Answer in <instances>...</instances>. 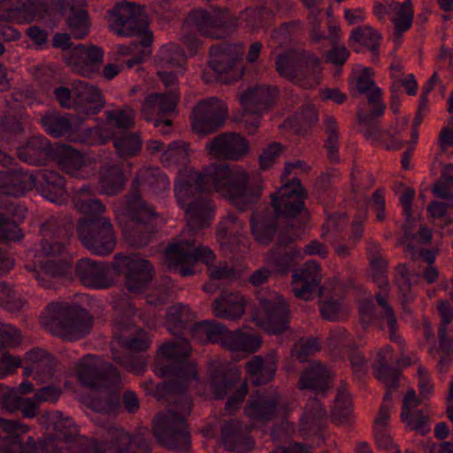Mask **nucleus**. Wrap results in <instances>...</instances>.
<instances>
[{
  "label": "nucleus",
  "mask_w": 453,
  "mask_h": 453,
  "mask_svg": "<svg viewBox=\"0 0 453 453\" xmlns=\"http://www.w3.org/2000/svg\"><path fill=\"white\" fill-rule=\"evenodd\" d=\"M259 183L249 182L246 171L238 165L212 164L197 172L193 168L180 170L174 184V195L180 208H185L188 226L198 230L211 225L214 203L203 192L212 190L227 198L239 211H244L258 202L262 194Z\"/></svg>",
  "instance_id": "1"
},
{
  "label": "nucleus",
  "mask_w": 453,
  "mask_h": 453,
  "mask_svg": "<svg viewBox=\"0 0 453 453\" xmlns=\"http://www.w3.org/2000/svg\"><path fill=\"white\" fill-rule=\"evenodd\" d=\"M191 353L186 339L165 342L158 349L154 372L166 381L157 386L156 392L167 400L175 398L171 408L154 418L153 434L163 447L179 452L188 451L190 434L185 417L192 410V399L187 393L188 383L196 379V366L188 360Z\"/></svg>",
  "instance_id": "2"
},
{
  "label": "nucleus",
  "mask_w": 453,
  "mask_h": 453,
  "mask_svg": "<svg viewBox=\"0 0 453 453\" xmlns=\"http://www.w3.org/2000/svg\"><path fill=\"white\" fill-rule=\"evenodd\" d=\"M272 207H258L250 219L251 233L256 241L261 244H269L278 229V218L295 219L307 212L305 200L307 192L298 178L283 184L270 196Z\"/></svg>",
  "instance_id": "3"
},
{
  "label": "nucleus",
  "mask_w": 453,
  "mask_h": 453,
  "mask_svg": "<svg viewBox=\"0 0 453 453\" xmlns=\"http://www.w3.org/2000/svg\"><path fill=\"white\" fill-rule=\"evenodd\" d=\"M77 378L88 389L87 402L89 408L99 413L94 420L98 426L112 437L111 413L113 409V366L101 357L87 355L76 366Z\"/></svg>",
  "instance_id": "4"
},
{
  "label": "nucleus",
  "mask_w": 453,
  "mask_h": 453,
  "mask_svg": "<svg viewBox=\"0 0 453 453\" xmlns=\"http://www.w3.org/2000/svg\"><path fill=\"white\" fill-rule=\"evenodd\" d=\"M41 323L51 334L73 342L90 332L93 319L87 310L77 304L52 302L42 312Z\"/></svg>",
  "instance_id": "5"
},
{
  "label": "nucleus",
  "mask_w": 453,
  "mask_h": 453,
  "mask_svg": "<svg viewBox=\"0 0 453 453\" xmlns=\"http://www.w3.org/2000/svg\"><path fill=\"white\" fill-rule=\"evenodd\" d=\"M275 67L280 76L304 88L319 83L320 60L312 52L289 50L277 57Z\"/></svg>",
  "instance_id": "6"
},
{
  "label": "nucleus",
  "mask_w": 453,
  "mask_h": 453,
  "mask_svg": "<svg viewBox=\"0 0 453 453\" xmlns=\"http://www.w3.org/2000/svg\"><path fill=\"white\" fill-rule=\"evenodd\" d=\"M245 50L242 42H220L210 47L208 65L217 81L230 84L242 79L245 70L242 65Z\"/></svg>",
  "instance_id": "7"
},
{
  "label": "nucleus",
  "mask_w": 453,
  "mask_h": 453,
  "mask_svg": "<svg viewBox=\"0 0 453 453\" xmlns=\"http://www.w3.org/2000/svg\"><path fill=\"white\" fill-rule=\"evenodd\" d=\"M367 257L372 268V278L380 290L375 294V299L381 308L380 319H385L389 330V338L392 342L403 345L404 341L397 334V321L395 311L388 301L389 285L387 277L388 261L380 253V247L376 242H370L367 247Z\"/></svg>",
  "instance_id": "8"
},
{
  "label": "nucleus",
  "mask_w": 453,
  "mask_h": 453,
  "mask_svg": "<svg viewBox=\"0 0 453 453\" xmlns=\"http://www.w3.org/2000/svg\"><path fill=\"white\" fill-rule=\"evenodd\" d=\"M165 258L169 269L177 271L182 277H188L195 273L194 265L196 262H202L208 267L215 261L216 256L207 246H196L194 241L179 239L166 247Z\"/></svg>",
  "instance_id": "9"
},
{
  "label": "nucleus",
  "mask_w": 453,
  "mask_h": 453,
  "mask_svg": "<svg viewBox=\"0 0 453 453\" xmlns=\"http://www.w3.org/2000/svg\"><path fill=\"white\" fill-rule=\"evenodd\" d=\"M127 208L130 219L123 228L124 235L132 246L142 248L150 242L155 231V210L138 195L127 200Z\"/></svg>",
  "instance_id": "10"
},
{
  "label": "nucleus",
  "mask_w": 453,
  "mask_h": 453,
  "mask_svg": "<svg viewBox=\"0 0 453 453\" xmlns=\"http://www.w3.org/2000/svg\"><path fill=\"white\" fill-rule=\"evenodd\" d=\"M76 232L81 244L92 254L106 256L113 250V228L110 218H81Z\"/></svg>",
  "instance_id": "11"
},
{
  "label": "nucleus",
  "mask_w": 453,
  "mask_h": 453,
  "mask_svg": "<svg viewBox=\"0 0 453 453\" xmlns=\"http://www.w3.org/2000/svg\"><path fill=\"white\" fill-rule=\"evenodd\" d=\"M187 23L194 26L203 36L221 39L231 35L238 27V19L226 10L215 8L211 11L203 9L192 10Z\"/></svg>",
  "instance_id": "12"
},
{
  "label": "nucleus",
  "mask_w": 453,
  "mask_h": 453,
  "mask_svg": "<svg viewBox=\"0 0 453 453\" xmlns=\"http://www.w3.org/2000/svg\"><path fill=\"white\" fill-rule=\"evenodd\" d=\"M277 96L278 89L269 85H257L242 95V121L250 134L257 131L262 115L274 103Z\"/></svg>",
  "instance_id": "13"
},
{
  "label": "nucleus",
  "mask_w": 453,
  "mask_h": 453,
  "mask_svg": "<svg viewBox=\"0 0 453 453\" xmlns=\"http://www.w3.org/2000/svg\"><path fill=\"white\" fill-rule=\"evenodd\" d=\"M118 265H123L126 267L125 285L128 292L139 294L148 288L154 275V266L150 261L136 254L131 256L117 254L115 255V272Z\"/></svg>",
  "instance_id": "14"
},
{
  "label": "nucleus",
  "mask_w": 453,
  "mask_h": 453,
  "mask_svg": "<svg viewBox=\"0 0 453 453\" xmlns=\"http://www.w3.org/2000/svg\"><path fill=\"white\" fill-rule=\"evenodd\" d=\"M104 50L94 44H78L64 53V61L75 73L92 78L99 73L104 61Z\"/></svg>",
  "instance_id": "15"
},
{
  "label": "nucleus",
  "mask_w": 453,
  "mask_h": 453,
  "mask_svg": "<svg viewBox=\"0 0 453 453\" xmlns=\"http://www.w3.org/2000/svg\"><path fill=\"white\" fill-rule=\"evenodd\" d=\"M180 94L174 91L166 93H154L149 95L142 107V115L147 121H153L154 127L158 128L162 134L171 132L173 122L165 118H155L154 115H165L175 111Z\"/></svg>",
  "instance_id": "16"
},
{
  "label": "nucleus",
  "mask_w": 453,
  "mask_h": 453,
  "mask_svg": "<svg viewBox=\"0 0 453 453\" xmlns=\"http://www.w3.org/2000/svg\"><path fill=\"white\" fill-rule=\"evenodd\" d=\"M227 116V109L215 97L200 101L192 113V127L201 134L216 132L222 127Z\"/></svg>",
  "instance_id": "17"
},
{
  "label": "nucleus",
  "mask_w": 453,
  "mask_h": 453,
  "mask_svg": "<svg viewBox=\"0 0 453 453\" xmlns=\"http://www.w3.org/2000/svg\"><path fill=\"white\" fill-rule=\"evenodd\" d=\"M48 4L43 0H1L0 20L31 23L44 18Z\"/></svg>",
  "instance_id": "18"
},
{
  "label": "nucleus",
  "mask_w": 453,
  "mask_h": 453,
  "mask_svg": "<svg viewBox=\"0 0 453 453\" xmlns=\"http://www.w3.org/2000/svg\"><path fill=\"white\" fill-rule=\"evenodd\" d=\"M115 33L124 36H133L148 27V19L143 8L127 0L115 4Z\"/></svg>",
  "instance_id": "19"
},
{
  "label": "nucleus",
  "mask_w": 453,
  "mask_h": 453,
  "mask_svg": "<svg viewBox=\"0 0 453 453\" xmlns=\"http://www.w3.org/2000/svg\"><path fill=\"white\" fill-rule=\"evenodd\" d=\"M73 272L75 279L89 288L104 289L112 284L110 277L111 265L105 262L89 257L81 258L76 262Z\"/></svg>",
  "instance_id": "20"
},
{
  "label": "nucleus",
  "mask_w": 453,
  "mask_h": 453,
  "mask_svg": "<svg viewBox=\"0 0 453 453\" xmlns=\"http://www.w3.org/2000/svg\"><path fill=\"white\" fill-rule=\"evenodd\" d=\"M357 92L360 95H365L367 103L372 106L367 111L365 104H359L357 115L361 121H368L372 116H382L386 110V104L382 101V91L376 85L372 78L371 69L364 68L362 73L357 78Z\"/></svg>",
  "instance_id": "21"
},
{
  "label": "nucleus",
  "mask_w": 453,
  "mask_h": 453,
  "mask_svg": "<svg viewBox=\"0 0 453 453\" xmlns=\"http://www.w3.org/2000/svg\"><path fill=\"white\" fill-rule=\"evenodd\" d=\"M279 404L278 393L257 391L250 395L244 407V414L252 421L265 424L276 418Z\"/></svg>",
  "instance_id": "22"
},
{
  "label": "nucleus",
  "mask_w": 453,
  "mask_h": 453,
  "mask_svg": "<svg viewBox=\"0 0 453 453\" xmlns=\"http://www.w3.org/2000/svg\"><path fill=\"white\" fill-rule=\"evenodd\" d=\"M206 149L215 157L239 160L248 153L249 142L236 133H224L208 142Z\"/></svg>",
  "instance_id": "23"
},
{
  "label": "nucleus",
  "mask_w": 453,
  "mask_h": 453,
  "mask_svg": "<svg viewBox=\"0 0 453 453\" xmlns=\"http://www.w3.org/2000/svg\"><path fill=\"white\" fill-rule=\"evenodd\" d=\"M265 311L262 326L273 334L283 333L289 323V307L281 296L260 300Z\"/></svg>",
  "instance_id": "24"
},
{
  "label": "nucleus",
  "mask_w": 453,
  "mask_h": 453,
  "mask_svg": "<svg viewBox=\"0 0 453 453\" xmlns=\"http://www.w3.org/2000/svg\"><path fill=\"white\" fill-rule=\"evenodd\" d=\"M321 281L320 267L314 260L307 261L292 275V289L297 298L309 301Z\"/></svg>",
  "instance_id": "25"
},
{
  "label": "nucleus",
  "mask_w": 453,
  "mask_h": 453,
  "mask_svg": "<svg viewBox=\"0 0 453 453\" xmlns=\"http://www.w3.org/2000/svg\"><path fill=\"white\" fill-rule=\"evenodd\" d=\"M293 241V236L288 234L287 229H280L277 244L267 257V264L279 273H288L300 256L299 250L290 245Z\"/></svg>",
  "instance_id": "26"
},
{
  "label": "nucleus",
  "mask_w": 453,
  "mask_h": 453,
  "mask_svg": "<svg viewBox=\"0 0 453 453\" xmlns=\"http://www.w3.org/2000/svg\"><path fill=\"white\" fill-rule=\"evenodd\" d=\"M74 110L85 115H94L104 106L101 91L94 85L82 81L73 83Z\"/></svg>",
  "instance_id": "27"
},
{
  "label": "nucleus",
  "mask_w": 453,
  "mask_h": 453,
  "mask_svg": "<svg viewBox=\"0 0 453 453\" xmlns=\"http://www.w3.org/2000/svg\"><path fill=\"white\" fill-rule=\"evenodd\" d=\"M393 363V349L390 346H385L377 353L375 362L372 364V366L376 368L375 377L386 387L384 401H388L392 392L398 388L400 372L391 365Z\"/></svg>",
  "instance_id": "28"
},
{
  "label": "nucleus",
  "mask_w": 453,
  "mask_h": 453,
  "mask_svg": "<svg viewBox=\"0 0 453 453\" xmlns=\"http://www.w3.org/2000/svg\"><path fill=\"white\" fill-rule=\"evenodd\" d=\"M65 23L73 38L81 40L89 32L90 20L85 9L86 0H65Z\"/></svg>",
  "instance_id": "29"
},
{
  "label": "nucleus",
  "mask_w": 453,
  "mask_h": 453,
  "mask_svg": "<svg viewBox=\"0 0 453 453\" xmlns=\"http://www.w3.org/2000/svg\"><path fill=\"white\" fill-rule=\"evenodd\" d=\"M215 317L235 320L245 311V300L239 292L224 291L211 303Z\"/></svg>",
  "instance_id": "30"
},
{
  "label": "nucleus",
  "mask_w": 453,
  "mask_h": 453,
  "mask_svg": "<svg viewBox=\"0 0 453 453\" xmlns=\"http://www.w3.org/2000/svg\"><path fill=\"white\" fill-rule=\"evenodd\" d=\"M221 436L225 448L230 451L247 450L253 445L248 429L237 419L230 420L223 425Z\"/></svg>",
  "instance_id": "31"
},
{
  "label": "nucleus",
  "mask_w": 453,
  "mask_h": 453,
  "mask_svg": "<svg viewBox=\"0 0 453 453\" xmlns=\"http://www.w3.org/2000/svg\"><path fill=\"white\" fill-rule=\"evenodd\" d=\"M150 449L147 431L131 436L123 428L115 427V453H149Z\"/></svg>",
  "instance_id": "32"
},
{
  "label": "nucleus",
  "mask_w": 453,
  "mask_h": 453,
  "mask_svg": "<svg viewBox=\"0 0 453 453\" xmlns=\"http://www.w3.org/2000/svg\"><path fill=\"white\" fill-rule=\"evenodd\" d=\"M51 153L49 140L42 136H34L18 149V157L30 165L45 164Z\"/></svg>",
  "instance_id": "33"
},
{
  "label": "nucleus",
  "mask_w": 453,
  "mask_h": 453,
  "mask_svg": "<svg viewBox=\"0 0 453 453\" xmlns=\"http://www.w3.org/2000/svg\"><path fill=\"white\" fill-rule=\"evenodd\" d=\"M245 370L252 384L261 386L272 381L277 371V361L273 357L266 359L254 356L245 365Z\"/></svg>",
  "instance_id": "34"
},
{
  "label": "nucleus",
  "mask_w": 453,
  "mask_h": 453,
  "mask_svg": "<svg viewBox=\"0 0 453 453\" xmlns=\"http://www.w3.org/2000/svg\"><path fill=\"white\" fill-rule=\"evenodd\" d=\"M58 166L65 173L78 179L86 177V166L83 155L68 145L59 147L55 154Z\"/></svg>",
  "instance_id": "35"
},
{
  "label": "nucleus",
  "mask_w": 453,
  "mask_h": 453,
  "mask_svg": "<svg viewBox=\"0 0 453 453\" xmlns=\"http://www.w3.org/2000/svg\"><path fill=\"white\" fill-rule=\"evenodd\" d=\"M322 9H312L308 14V26L310 38L313 43H319L323 40L328 42L331 46L338 44L342 37V29L336 24H328V35H325L321 30L322 19L320 16Z\"/></svg>",
  "instance_id": "36"
},
{
  "label": "nucleus",
  "mask_w": 453,
  "mask_h": 453,
  "mask_svg": "<svg viewBox=\"0 0 453 453\" xmlns=\"http://www.w3.org/2000/svg\"><path fill=\"white\" fill-rule=\"evenodd\" d=\"M35 178L43 196L48 200L57 203L65 195V178L58 173L43 169L38 172Z\"/></svg>",
  "instance_id": "37"
},
{
  "label": "nucleus",
  "mask_w": 453,
  "mask_h": 453,
  "mask_svg": "<svg viewBox=\"0 0 453 453\" xmlns=\"http://www.w3.org/2000/svg\"><path fill=\"white\" fill-rule=\"evenodd\" d=\"M261 345L260 338L241 329L227 330L222 348L232 352H256Z\"/></svg>",
  "instance_id": "38"
},
{
  "label": "nucleus",
  "mask_w": 453,
  "mask_h": 453,
  "mask_svg": "<svg viewBox=\"0 0 453 453\" xmlns=\"http://www.w3.org/2000/svg\"><path fill=\"white\" fill-rule=\"evenodd\" d=\"M73 228L74 226L71 219L50 216L41 224V241L70 240Z\"/></svg>",
  "instance_id": "39"
},
{
  "label": "nucleus",
  "mask_w": 453,
  "mask_h": 453,
  "mask_svg": "<svg viewBox=\"0 0 453 453\" xmlns=\"http://www.w3.org/2000/svg\"><path fill=\"white\" fill-rule=\"evenodd\" d=\"M326 411L316 398L307 403L302 418V431L306 434H319L324 428Z\"/></svg>",
  "instance_id": "40"
},
{
  "label": "nucleus",
  "mask_w": 453,
  "mask_h": 453,
  "mask_svg": "<svg viewBox=\"0 0 453 453\" xmlns=\"http://www.w3.org/2000/svg\"><path fill=\"white\" fill-rule=\"evenodd\" d=\"M330 372L321 364L310 365L301 375V389H310L316 394L323 393L328 388Z\"/></svg>",
  "instance_id": "41"
},
{
  "label": "nucleus",
  "mask_w": 453,
  "mask_h": 453,
  "mask_svg": "<svg viewBox=\"0 0 453 453\" xmlns=\"http://www.w3.org/2000/svg\"><path fill=\"white\" fill-rule=\"evenodd\" d=\"M92 196L93 190L91 187L84 185L74 193V207L85 215L83 218L104 217L103 214L106 211L105 206L100 200L91 198Z\"/></svg>",
  "instance_id": "42"
},
{
  "label": "nucleus",
  "mask_w": 453,
  "mask_h": 453,
  "mask_svg": "<svg viewBox=\"0 0 453 453\" xmlns=\"http://www.w3.org/2000/svg\"><path fill=\"white\" fill-rule=\"evenodd\" d=\"M143 144L139 132L115 131V153L121 158L138 156Z\"/></svg>",
  "instance_id": "43"
},
{
  "label": "nucleus",
  "mask_w": 453,
  "mask_h": 453,
  "mask_svg": "<svg viewBox=\"0 0 453 453\" xmlns=\"http://www.w3.org/2000/svg\"><path fill=\"white\" fill-rule=\"evenodd\" d=\"M227 330L220 323L201 321L192 326L191 335L193 339L197 340L200 343L211 342L222 346Z\"/></svg>",
  "instance_id": "44"
},
{
  "label": "nucleus",
  "mask_w": 453,
  "mask_h": 453,
  "mask_svg": "<svg viewBox=\"0 0 453 453\" xmlns=\"http://www.w3.org/2000/svg\"><path fill=\"white\" fill-rule=\"evenodd\" d=\"M241 380L238 370H216L211 375V385L217 399H224Z\"/></svg>",
  "instance_id": "45"
},
{
  "label": "nucleus",
  "mask_w": 453,
  "mask_h": 453,
  "mask_svg": "<svg viewBox=\"0 0 453 453\" xmlns=\"http://www.w3.org/2000/svg\"><path fill=\"white\" fill-rule=\"evenodd\" d=\"M41 122L47 134L55 138L71 136L76 132L74 122L66 115L46 114L41 119Z\"/></svg>",
  "instance_id": "46"
},
{
  "label": "nucleus",
  "mask_w": 453,
  "mask_h": 453,
  "mask_svg": "<svg viewBox=\"0 0 453 453\" xmlns=\"http://www.w3.org/2000/svg\"><path fill=\"white\" fill-rule=\"evenodd\" d=\"M113 119V111H107L108 122L104 127L87 128L73 138V142H79L88 145L103 144L113 136L111 120Z\"/></svg>",
  "instance_id": "47"
},
{
  "label": "nucleus",
  "mask_w": 453,
  "mask_h": 453,
  "mask_svg": "<svg viewBox=\"0 0 453 453\" xmlns=\"http://www.w3.org/2000/svg\"><path fill=\"white\" fill-rule=\"evenodd\" d=\"M27 358L33 363L30 367H26L24 373L29 376L32 373H36L42 379H50L54 372L53 369V357L42 349H34L27 352Z\"/></svg>",
  "instance_id": "48"
},
{
  "label": "nucleus",
  "mask_w": 453,
  "mask_h": 453,
  "mask_svg": "<svg viewBox=\"0 0 453 453\" xmlns=\"http://www.w3.org/2000/svg\"><path fill=\"white\" fill-rule=\"evenodd\" d=\"M389 9L395 12L390 19L395 25V33L401 35L408 31L411 27L414 16L411 0H404L402 4L392 2Z\"/></svg>",
  "instance_id": "49"
},
{
  "label": "nucleus",
  "mask_w": 453,
  "mask_h": 453,
  "mask_svg": "<svg viewBox=\"0 0 453 453\" xmlns=\"http://www.w3.org/2000/svg\"><path fill=\"white\" fill-rule=\"evenodd\" d=\"M381 39V34L378 30L371 26H361L352 30L349 43H358L378 56Z\"/></svg>",
  "instance_id": "50"
},
{
  "label": "nucleus",
  "mask_w": 453,
  "mask_h": 453,
  "mask_svg": "<svg viewBox=\"0 0 453 453\" xmlns=\"http://www.w3.org/2000/svg\"><path fill=\"white\" fill-rule=\"evenodd\" d=\"M6 178L8 181L7 194L13 196H23L36 184L35 176L21 170L9 171V177Z\"/></svg>",
  "instance_id": "51"
},
{
  "label": "nucleus",
  "mask_w": 453,
  "mask_h": 453,
  "mask_svg": "<svg viewBox=\"0 0 453 453\" xmlns=\"http://www.w3.org/2000/svg\"><path fill=\"white\" fill-rule=\"evenodd\" d=\"M115 340L123 348L132 352H145L151 345V339L148 332L142 328H134L127 336L115 334Z\"/></svg>",
  "instance_id": "52"
},
{
  "label": "nucleus",
  "mask_w": 453,
  "mask_h": 453,
  "mask_svg": "<svg viewBox=\"0 0 453 453\" xmlns=\"http://www.w3.org/2000/svg\"><path fill=\"white\" fill-rule=\"evenodd\" d=\"M160 161L165 167L185 165L188 161V144L182 141L169 143L163 151Z\"/></svg>",
  "instance_id": "53"
},
{
  "label": "nucleus",
  "mask_w": 453,
  "mask_h": 453,
  "mask_svg": "<svg viewBox=\"0 0 453 453\" xmlns=\"http://www.w3.org/2000/svg\"><path fill=\"white\" fill-rule=\"evenodd\" d=\"M437 311L441 318L438 328L440 348L448 351L451 346V341L448 335V326L453 321V306L448 301H440Z\"/></svg>",
  "instance_id": "54"
},
{
  "label": "nucleus",
  "mask_w": 453,
  "mask_h": 453,
  "mask_svg": "<svg viewBox=\"0 0 453 453\" xmlns=\"http://www.w3.org/2000/svg\"><path fill=\"white\" fill-rule=\"evenodd\" d=\"M185 54L180 46L169 43L162 47L157 54V65L161 69L181 67Z\"/></svg>",
  "instance_id": "55"
},
{
  "label": "nucleus",
  "mask_w": 453,
  "mask_h": 453,
  "mask_svg": "<svg viewBox=\"0 0 453 453\" xmlns=\"http://www.w3.org/2000/svg\"><path fill=\"white\" fill-rule=\"evenodd\" d=\"M400 417L411 431L423 436L431 431L430 418L422 410L401 411Z\"/></svg>",
  "instance_id": "56"
},
{
  "label": "nucleus",
  "mask_w": 453,
  "mask_h": 453,
  "mask_svg": "<svg viewBox=\"0 0 453 453\" xmlns=\"http://www.w3.org/2000/svg\"><path fill=\"white\" fill-rule=\"evenodd\" d=\"M325 132L327 135L326 140V149L327 156L331 161L339 159V127L336 119L332 115H326L323 119Z\"/></svg>",
  "instance_id": "57"
},
{
  "label": "nucleus",
  "mask_w": 453,
  "mask_h": 453,
  "mask_svg": "<svg viewBox=\"0 0 453 453\" xmlns=\"http://www.w3.org/2000/svg\"><path fill=\"white\" fill-rule=\"evenodd\" d=\"M351 411L349 392L344 388H339L331 411L332 420L337 424H343L349 420Z\"/></svg>",
  "instance_id": "58"
},
{
  "label": "nucleus",
  "mask_w": 453,
  "mask_h": 453,
  "mask_svg": "<svg viewBox=\"0 0 453 453\" xmlns=\"http://www.w3.org/2000/svg\"><path fill=\"white\" fill-rule=\"evenodd\" d=\"M453 165L449 164L441 171V177L433 188V193L436 197L453 202Z\"/></svg>",
  "instance_id": "59"
},
{
  "label": "nucleus",
  "mask_w": 453,
  "mask_h": 453,
  "mask_svg": "<svg viewBox=\"0 0 453 453\" xmlns=\"http://www.w3.org/2000/svg\"><path fill=\"white\" fill-rule=\"evenodd\" d=\"M273 16V12L265 6L248 8L241 13L240 19L251 29L259 28L265 19Z\"/></svg>",
  "instance_id": "60"
},
{
  "label": "nucleus",
  "mask_w": 453,
  "mask_h": 453,
  "mask_svg": "<svg viewBox=\"0 0 453 453\" xmlns=\"http://www.w3.org/2000/svg\"><path fill=\"white\" fill-rule=\"evenodd\" d=\"M24 305L19 295L5 281H0V306L10 311H18Z\"/></svg>",
  "instance_id": "61"
},
{
  "label": "nucleus",
  "mask_w": 453,
  "mask_h": 453,
  "mask_svg": "<svg viewBox=\"0 0 453 453\" xmlns=\"http://www.w3.org/2000/svg\"><path fill=\"white\" fill-rule=\"evenodd\" d=\"M206 273L211 280L233 281L240 277V274L233 266L226 261H219L209 265Z\"/></svg>",
  "instance_id": "62"
},
{
  "label": "nucleus",
  "mask_w": 453,
  "mask_h": 453,
  "mask_svg": "<svg viewBox=\"0 0 453 453\" xmlns=\"http://www.w3.org/2000/svg\"><path fill=\"white\" fill-rule=\"evenodd\" d=\"M244 226L245 223L241 221L234 213H229L219 222L217 236L219 240H226L229 236L239 234Z\"/></svg>",
  "instance_id": "63"
},
{
  "label": "nucleus",
  "mask_w": 453,
  "mask_h": 453,
  "mask_svg": "<svg viewBox=\"0 0 453 453\" xmlns=\"http://www.w3.org/2000/svg\"><path fill=\"white\" fill-rule=\"evenodd\" d=\"M69 240L41 241V250L45 257L69 258L66 246Z\"/></svg>",
  "instance_id": "64"
}]
</instances>
